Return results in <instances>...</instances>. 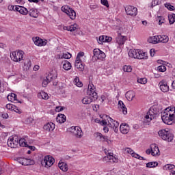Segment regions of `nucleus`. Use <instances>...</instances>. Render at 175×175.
Segmentation results:
<instances>
[{"mask_svg": "<svg viewBox=\"0 0 175 175\" xmlns=\"http://www.w3.org/2000/svg\"><path fill=\"white\" fill-rule=\"evenodd\" d=\"M175 107H170L165 109L161 114V119L164 124L172 125L173 120H174Z\"/></svg>", "mask_w": 175, "mask_h": 175, "instance_id": "obj_1", "label": "nucleus"}, {"mask_svg": "<svg viewBox=\"0 0 175 175\" xmlns=\"http://www.w3.org/2000/svg\"><path fill=\"white\" fill-rule=\"evenodd\" d=\"M129 57L137 59H148V58L147 53L139 49H131L129 51Z\"/></svg>", "mask_w": 175, "mask_h": 175, "instance_id": "obj_2", "label": "nucleus"}, {"mask_svg": "<svg viewBox=\"0 0 175 175\" xmlns=\"http://www.w3.org/2000/svg\"><path fill=\"white\" fill-rule=\"evenodd\" d=\"M10 58L14 62L20 64L25 58V53L21 50H16L10 53Z\"/></svg>", "mask_w": 175, "mask_h": 175, "instance_id": "obj_3", "label": "nucleus"}, {"mask_svg": "<svg viewBox=\"0 0 175 175\" xmlns=\"http://www.w3.org/2000/svg\"><path fill=\"white\" fill-rule=\"evenodd\" d=\"M158 134L161 139L165 142H173V139H174V135L169 129L160 130Z\"/></svg>", "mask_w": 175, "mask_h": 175, "instance_id": "obj_4", "label": "nucleus"}, {"mask_svg": "<svg viewBox=\"0 0 175 175\" xmlns=\"http://www.w3.org/2000/svg\"><path fill=\"white\" fill-rule=\"evenodd\" d=\"M104 151L107 156L103 158V162H105L106 163H118V158L116 157L111 150L106 151V150H105Z\"/></svg>", "mask_w": 175, "mask_h": 175, "instance_id": "obj_5", "label": "nucleus"}, {"mask_svg": "<svg viewBox=\"0 0 175 175\" xmlns=\"http://www.w3.org/2000/svg\"><path fill=\"white\" fill-rule=\"evenodd\" d=\"M84 57V52H79L76 57L75 66L77 68V69H79L80 72H83L84 70V66L85 64L83 63V61H81V58Z\"/></svg>", "mask_w": 175, "mask_h": 175, "instance_id": "obj_6", "label": "nucleus"}, {"mask_svg": "<svg viewBox=\"0 0 175 175\" xmlns=\"http://www.w3.org/2000/svg\"><path fill=\"white\" fill-rule=\"evenodd\" d=\"M62 12L66 13L71 20H76V12L68 5H64L61 8Z\"/></svg>", "mask_w": 175, "mask_h": 175, "instance_id": "obj_7", "label": "nucleus"}, {"mask_svg": "<svg viewBox=\"0 0 175 175\" xmlns=\"http://www.w3.org/2000/svg\"><path fill=\"white\" fill-rule=\"evenodd\" d=\"M58 77V74L57 71L53 70L46 77L45 79L42 81V87H47V84L50 83V81H53V80H55Z\"/></svg>", "mask_w": 175, "mask_h": 175, "instance_id": "obj_8", "label": "nucleus"}, {"mask_svg": "<svg viewBox=\"0 0 175 175\" xmlns=\"http://www.w3.org/2000/svg\"><path fill=\"white\" fill-rule=\"evenodd\" d=\"M87 94L88 95H89V96H92V98H93L94 100H96V99H98V93L96 92V88H95L92 83H89Z\"/></svg>", "mask_w": 175, "mask_h": 175, "instance_id": "obj_9", "label": "nucleus"}, {"mask_svg": "<svg viewBox=\"0 0 175 175\" xmlns=\"http://www.w3.org/2000/svg\"><path fill=\"white\" fill-rule=\"evenodd\" d=\"M55 162V159H54V157L48 155L44 157V159L41 161V163L42 166H45V167H51V166L54 165Z\"/></svg>", "mask_w": 175, "mask_h": 175, "instance_id": "obj_10", "label": "nucleus"}, {"mask_svg": "<svg viewBox=\"0 0 175 175\" xmlns=\"http://www.w3.org/2000/svg\"><path fill=\"white\" fill-rule=\"evenodd\" d=\"M7 144L11 148H16L18 146V136L13 135L9 137Z\"/></svg>", "mask_w": 175, "mask_h": 175, "instance_id": "obj_11", "label": "nucleus"}, {"mask_svg": "<svg viewBox=\"0 0 175 175\" xmlns=\"http://www.w3.org/2000/svg\"><path fill=\"white\" fill-rule=\"evenodd\" d=\"M17 162L23 165V166H29L31 165H34L35 161L30 159H25L24 157H18L16 158Z\"/></svg>", "mask_w": 175, "mask_h": 175, "instance_id": "obj_12", "label": "nucleus"}, {"mask_svg": "<svg viewBox=\"0 0 175 175\" xmlns=\"http://www.w3.org/2000/svg\"><path fill=\"white\" fill-rule=\"evenodd\" d=\"M71 133H73L74 136H75V137L77 139H81L83 135L81 128L77 126H72L71 127Z\"/></svg>", "mask_w": 175, "mask_h": 175, "instance_id": "obj_13", "label": "nucleus"}, {"mask_svg": "<svg viewBox=\"0 0 175 175\" xmlns=\"http://www.w3.org/2000/svg\"><path fill=\"white\" fill-rule=\"evenodd\" d=\"M125 12L127 16H131L132 17L137 16V8L136 7L127 5L125 7Z\"/></svg>", "mask_w": 175, "mask_h": 175, "instance_id": "obj_14", "label": "nucleus"}, {"mask_svg": "<svg viewBox=\"0 0 175 175\" xmlns=\"http://www.w3.org/2000/svg\"><path fill=\"white\" fill-rule=\"evenodd\" d=\"M108 126L112 128L114 132H118V126H120V123L116 120H113L111 118H108Z\"/></svg>", "mask_w": 175, "mask_h": 175, "instance_id": "obj_15", "label": "nucleus"}, {"mask_svg": "<svg viewBox=\"0 0 175 175\" xmlns=\"http://www.w3.org/2000/svg\"><path fill=\"white\" fill-rule=\"evenodd\" d=\"M33 42L34 44H36V46H38V47H42L47 44V40H43V39L40 38V37L33 38Z\"/></svg>", "mask_w": 175, "mask_h": 175, "instance_id": "obj_16", "label": "nucleus"}, {"mask_svg": "<svg viewBox=\"0 0 175 175\" xmlns=\"http://www.w3.org/2000/svg\"><path fill=\"white\" fill-rule=\"evenodd\" d=\"M124 152L126 154H130L133 157V158H136L137 159H139L140 161L143 159V157L135 153V151L131 148H126L124 149Z\"/></svg>", "mask_w": 175, "mask_h": 175, "instance_id": "obj_17", "label": "nucleus"}, {"mask_svg": "<svg viewBox=\"0 0 175 175\" xmlns=\"http://www.w3.org/2000/svg\"><path fill=\"white\" fill-rule=\"evenodd\" d=\"M159 87L162 91V92H169V85H167V82L165 80H162L159 83Z\"/></svg>", "mask_w": 175, "mask_h": 175, "instance_id": "obj_18", "label": "nucleus"}, {"mask_svg": "<svg viewBox=\"0 0 175 175\" xmlns=\"http://www.w3.org/2000/svg\"><path fill=\"white\" fill-rule=\"evenodd\" d=\"M150 149L152 152V157H158L161 155V152L159 151V148L155 144H152L150 145Z\"/></svg>", "mask_w": 175, "mask_h": 175, "instance_id": "obj_19", "label": "nucleus"}, {"mask_svg": "<svg viewBox=\"0 0 175 175\" xmlns=\"http://www.w3.org/2000/svg\"><path fill=\"white\" fill-rule=\"evenodd\" d=\"M126 41V36H122L120 33H118V36L116 37V43L118 44V46H124Z\"/></svg>", "mask_w": 175, "mask_h": 175, "instance_id": "obj_20", "label": "nucleus"}, {"mask_svg": "<svg viewBox=\"0 0 175 175\" xmlns=\"http://www.w3.org/2000/svg\"><path fill=\"white\" fill-rule=\"evenodd\" d=\"M155 118V113L152 111V109L149 110L147 113L146 115L144 117L145 121L147 122H151L152 120Z\"/></svg>", "mask_w": 175, "mask_h": 175, "instance_id": "obj_21", "label": "nucleus"}, {"mask_svg": "<svg viewBox=\"0 0 175 175\" xmlns=\"http://www.w3.org/2000/svg\"><path fill=\"white\" fill-rule=\"evenodd\" d=\"M118 108L120 111H122L123 113V114H128V109H126V106H125V104H124V102H122V100L118 101Z\"/></svg>", "mask_w": 175, "mask_h": 175, "instance_id": "obj_22", "label": "nucleus"}, {"mask_svg": "<svg viewBox=\"0 0 175 175\" xmlns=\"http://www.w3.org/2000/svg\"><path fill=\"white\" fill-rule=\"evenodd\" d=\"M43 129L47 132H53L55 129V124L53 122H48L44 125Z\"/></svg>", "mask_w": 175, "mask_h": 175, "instance_id": "obj_23", "label": "nucleus"}, {"mask_svg": "<svg viewBox=\"0 0 175 175\" xmlns=\"http://www.w3.org/2000/svg\"><path fill=\"white\" fill-rule=\"evenodd\" d=\"M15 10L16 12H18L21 14H23V16H27L28 14V10L25 8V7L16 5L15 6Z\"/></svg>", "mask_w": 175, "mask_h": 175, "instance_id": "obj_24", "label": "nucleus"}, {"mask_svg": "<svg viewBox=\"0 0 175 175\" xmlns=\"http://www.w3.org/2000/svg\"><path fill=\"white\" fill-rule=\"evenodd\" d=\"M129 125L126 123H122L120 124V131L123 135H126L129 132Z\"/></svg>", "mask_w": 175, "mask_h": 175, "instance_id": "obj_25", "label": "nucleus"}, {"mask_svg": "<svg viewBox=\"0 0 175 175\" xmlns=\"http://www.w3.org/2000/svg\"><path fill=\"white\" fill-rule=\"evenodd\" d=\"M23 70H29V68L32 66V62H31V59H23Z\"/></svg>", "mask_w": 175, "mask_h": 175, "instance_id": "obj_26", "label": "nucleus"}, {"mask_svg": "<svg viewBox=\"0 0 175 175\" xmlns=\"http://www.w3.org/2000/svg\"><path fill=\"white\" fill-rule=\"evenodd\" d=\"M8 100L9 102H12V103H17L18 102V100L17 99V94L14 93H10L7 96Z\"/></svg>", "mask_w": 175, "mask_h": 175, "instance_id": "obj_27", "label": "nucleus"}, {"mask_svg": "<svg viewBox=\"0 0 175 175\" xmlns=\"http://www.w3.org/2000/svg\"><path fill=\"white\" fill-rule=\"evenodd\" d=\"M28 12L30 17H33V18H38V17H39V11H38L36 8H31Z\"/></svg>", "mask_w": 175, "mask_h": 175, "instance_id": "obj_28", "label": "nucleus"}, {"mask_svg": "<svg viewBox=\"0 0 175 175\" xmlns=\"http://www.w3.org/2000/svg\"><path fill=\"white\" fill-rule=\"evenodd\" d=\"M56 121L59 124H64L66 121V116L62 113H59L56 118Z\"/></svg>", "mask_w": 175, "mask_h": 175, "instance_id": "obj_29", "label": "nucleus"}, {"mask_svg": "<svg viewBox=\"0 0 175 175\" xmlns=\"http://www.w3.org/2000/svg\"><path fill=\"white\" fill-rule=\"evenodd\" d=\"M135 96H136V94L133 91H129L126 93V98L127 100H129V102H131V100H133V98H135Z\"/></svg>", "mask_w": 175, "mask_h": 175, "instance_id": "obj_30", "label": "nucleus"}, {"mask_svg": "<svg viewBox=\"0 0 175 175\" xmlns=\"http://www.w3.org/2000/svg\"><path fill=\"white\" fill-rule=\"evenodd\" d=\"M93 100H95L91 96H85L82 99V103L83 105H90V103H92Z\"/></svg>", "mask_w": 175, "mask_h": 175, "instance_id": "obj_31", "label": "nucleus"}, {"mask_svg": "<svg viewBox=\"0 0 175 175\" xmlns=\"http://www.w3.org/2000/svg\"><path fill=\"white\" fill-rule=\"evenodd\" d=\"M148 42H149V43H152L153 44H157V43H159V36L150 37L148 39Z\"/></svg>", "mask_w": 175, "mask_h": 175, "instance_id": "obj_32", "label": "nucleus"}, {"mask_svg": "<svg viewBox=\"0 0 175 175\" xmlns=\"http://www.w3.org/2000/svg\"><path fill=\"white\" fill-rule=\"evenodd\" d=\"M169 42V37L166 35L159 36V43H167Z\"/></svg>", "mask_w": 175, "mask_h": 175, "instance_id": "obj_33", "label": "nucleus"}, {"mask_svg": "<svg viewBox=\"0 0 175 175\" xmlns=\"http://www.w3.org/2000/svg\"><path fill=\"white\" fill-rule=\"evenodd\" d=\"M62 64L64 70H70V69H72V64L68 61L66 60L63 62Z\"/></svg>", "mask_w": 175, "mask_h": 175, "instance_id": "obj_34", "label": "nucleus"}, {"mask_svg": "<svg viewBox=\"0 0 175 175\" xmlns=\"http://www.w3.org/2000/svg\"><path fill=\"white\" fill-rule=\"evenodd\" d=\"M18 146L19 145L20 147H28V144L27 143L25 138H18Z\"/></svg>", "mask_w": 175, "mask_h": 175, "instance_id": "obj_35", "label": "nucleus"}, {"mask_svg": "<svg viewBox=\"0 0 175 175\" xmlns=\"http://www.w3.org/2000/svg\"><path fill=\"white\" fill-rule=\"evenodd\" d=\"M58 167L62 172H68V164H66V163L59 162L58 163Z\"/></svg>", "mask_w": 175, "mask_h": 175, "instance_id": "obj_36", "label": "nucleus"}, {"mask_svg": "<svg viewBox=\"0 0 175 175\" xmlns=\"http://www.w3.org/2000/svg\"><path fill=\"white\" fill-rule=\"evenodd\" d=\"M38 97L40 99H44L45 100H47L49 99V94L44 92H41L38 93Z\"/></svg>", "mask_w": 175, "mask_h": 175, "instance_id": "obj_37", "label": "nucleus"}, {"mask_svg": "<svg viewBox=\"0 0 175 175\" xmlns=\"http://www.w3.org/2000/svg\"><path fill=\"white\" fill-rule=\"evenodd\" d=\"M74 83L77 85V87H82L83 86V83L80 81V79L79 77H76L74 79Z\"/></svg>", "mask_w": 175, "mask_h": 175, "instance_id": "obj_38", "label": "nucleus"}, {"mask_svg": "<svg viewBox=\"0 0 175 175\" xmlns=\"http://www.w3.org/2000/svg\"><path fill=\"white\" fill-rule=\"evenodd\" d=\"M175 165L173 164H166L163 167V170H173L174 169Z\"/></svg>", "mask_w": 175, "mask_h": 175, "instance_id": "obj_39", "label": "nucleus"}, {"mask_svg": "<svg viewBox=\"0 0 175 175\" xmlns=\"http://www.w3.org/2000/svg\"><path fill=\"white\" fill-rule=\"evenodd\" d=\"M168 20L170 24H174L175 23V14H171L168 15Z\"/></svg>", "mask_w": 175, "mask_h": 175, "instance_id": "obj_40", "label": "nucleus"}, {"mask_svg": "<svg viewBox=\"0 0 175 175\" xmlns=\"http://www.w3.org/2000/svg\"><path fill=\"white\" fill-rule=\"evenodd\" d=\"M122 70L127 73H131L132 72V66L125 65L122 67Z\"/></svg>", "mask_w": 175, "mask_h": 175, "instance_id": "obj_41", "label": "nucleus"}, {"mask_svg": "<svg viewBox=\"0 0 175 175\" xmlns=\"http://www.w3.org/2000/svg\"><path fill=\"white\" fill-rule=\"evenodd\" d=\"M78 27H79V25L75 23L69 26V31L70 32H75V31H76V29H77Z\"/></svg>", "mask_w": 175, "mask_h": 175, "instance_id": "obj_42", "label": "nucleus"}, {"mask_svg": "<svg viewBox=\"0 0 175 175\" xmlns=\"http://www.w3.org/2000/svg\"><path fill=\"white\" fill-rule=\"evenodd\" d=\"M158 166V162H149L146 164V167H157Z\"/></svg>", "mask_w": 175, "mask_h": 175, "instance_id": "obj_43", "label": "nucleus"}, {"mask_svg": "<svg viewBox=\"0 0 175 175\" xmlns=\"http://www.w3.org/2000/svg\"><path fill=\"white\" fill-rule=\"evenodd\" d=\"M62 58H64L65 59H69L72 58V54H70L68 52L64 53Z\"/></svg>", "mask_w": 175, "mask_h": 175, "instance_id": "obj_44", "label": "nucleus"}, {"mask_svg": "<svg viewBox=\"0 0 175 175\" xmlns=\"http://www.w3.org/2000/svg\"><path fill=\"white\" fill-rule=\"evenodd\" d=\"M104 58H106V54L103 51H100L97 59H103Z\"/></svg>", "mask_w": 175, "mask_h": 175, "instance_id": "obj_45", "label": "nucleus"}, {"mask_svg": "<svg viewBox=\"0 0 175 175\" xmlns=\"http://www.w3.org/2000/svg\"><path fill=\"white\" fill-rule=\"evenodd\" d=\"M164 6L168 9V10H170L171 12L174 10V6L171 5L170 3H166L164 4Z\"/></svg>", "mask_w": 175, "mask_h": 175, "instance_id": "obj_46", "label": "nucleus"}, {"mask_svg": "<svg viewBox=\"0 0 175 175\" xmlns=\"http://www.w3.org/2000/svg\"><path fill=\"white\" fill-rule=\"evenodd\" d=\"M100 53V49H95L93 50V54H94V57H96V58H98Z\"/></svg>", "mask_w": 175, "mask_h": 175, "instance_id": "obj_47", "label": "nucleus"}, {"mask_svg": "<svg viewBox=\"0 0 175 175\" xmlns=\"http://www.w3.org/2000/svg\"><path fill=\"white\" fill-rule=\"evenodd\" d=\"M161 3V0H153L151 3V8H154V6H157V5H159Z\"/></svg>", "mask_w": 175, "mask_h": 175, "instance_id": "obj_48", "label": "nucleus"}, {"mask_svg": "<svg viewBox=\"0 0 175 175\" xmlns=\"http://www.w3.org/2000/svg\"><path fill=\"white\" fill-rule=\"evenodd\" d=\"M94 136L96 137V139H98V140H100V142L102 139V137H103V135L98 132L95 133Z\"/></svg>", "mask_w": 175, "mask_h": 175, "instance_id": "obj_49", "label": "nucleus"}, {"mask_svg": "<svg viewBox=\"0 0 175 175\" xmlns=\"http://www.w3.org/2000/svg\"><path fill=\"white\" fill-rule=\"evenodd\" d=\"M100 142H102L103 143H108L110 142V140L109 139V137L103 135V137L101 138V140Z\"/></svg>", "mask_w": 175, "mask_h": 175, "instance_id": "obj_50", "label": "nucleus"}, {"mask_svg": "<svg viewBox=\"0 0 175 175\" xmlns=\"http://www.w3.org/2000/svg\"><path fill=\"white\" fill-rule=\"evenodd\" d=\"M137 83L140 84H147V79L146 78H140L137 79Z\"/></svg>", "mask_w": 175, "mask_h": 175, "instance_id": "obj_51", "label": "nucleus"}, {"mask_svg": "<svg viewBox=\"0 0 175 175\" xmlns=\"http://www.w3.org/2000/svg\"><path fill=\"white\" fill-rule=\"evenodd\" d=\"M111 40H113V38L111 37L105 36L104 43H110Z\"/></svg>", "mask_w": 175, "mask_h": 175, "instance_id": "obj_52", "label": "nucleus"}, {"mask_svg": "<svg viewBox=\"0 0 175 175\" xmlns=\"http://www.w3.org/2000/svg\"><path fill=\"white\" fill-rule=\"evenodd\" d=\"M157 70L159 72H166V66H159L157 67Z\"/></svg>", "mask_w": 175, "mask_h": 175, "instance_id": "obj_53", "label": "nucleus"}, {"mask_svg": "<svg viewBox=\"0 0 175 175\" xmlns=\"http://www.w3.org/2000/svg\"><path fill=\"white\" fill-rule=\"evenodd\" d=\"M157 20L159 21V25H162L165 23V18L163 16H159Z\"/></svg>", "mask_w": 175, "mask_h": 175, "instance_id": "obj_54", "label": "nucleus"}, {"mask_svg": "<svg viewBox=\"0 0 175 175\" xmlns=\"http://www.w3.org/2000/svg\"><path fill=\"white\" fill-rule=\"evenodd\" d=\"M98 43L99 44H103L105 43V36H100L98 38Z\"/></svg>", "mask_w": 175, "mask_h": 175, "instance_id": "obj_55", "label": "nucleus"}, {"mask_svg": "<svg viewBox=\"0 0 175 175\" xmlns=\"http://www.w3.org/2000/svg\"><path fill=\"white\" fill-rule=\"evenodd\" d=\"M100 3L105 6L106 8H109V1L107 0H100Z\"/></svg>", "mask_w": 175, "mask_h": 175, "instance_id": "obj_56", "label": "nucleus"}, {"mask_svg": "<svg viewBox=\"0 0 175 175\" xmlns=\"http://www.w3.org/2000/svg\"><path fill=\"white\" fill-rule=\"evenodd\" d=\"M14 105H12V104H7L5 105V108L8 109V110H11V111H13V109L14 107Z\"/></svg>", "mask_w": 175, "mask_h": 175, "instance_id": "obj_57", "label": "nucleus"}, {"mask_svg": "<svg viewBox=\"0 0 175 175\" xmlns=\"http://www.w3.org/2000/svg\"><path fill=\"white\" fill-rule=\"evenodd\" d=\"M12 111H15V113H18V114H21V111H20V109H18V108L16 105H14Z\"/></svg>", "mask_w": 175, "mask_h": 175, "instance_id": "obj_58", "label": "nucleus"}, {"mask_svg": "<svg viewBox=\"0 0 175 175\" xmlns=\"http://www.w3.org/2000/svg\"><path fill=\"white\" fill-rule=\"evenodd\" d=\"M8 9L10 11L13 10L14 12H16V7H14V5H10L8 6Z\"/></svg>", "mask_w": 175, "mask_h": 175, "instance_id": "obj_59", "label": "nucleus"}, {"mask_svg": "<svg viewBox=\"0 0 175 175\" xmlns=\"http://www.w3.org/2000/svg\"><path fill=\"white\" fill-rule=\"evenodd\" d=\"M29 2H30L31 3H38V2H44V0H28Z\"/></svg>", "mask_w": 175, "mask_h": 175, "instance_id": "obj_60", "label": "nucleus"}, {"mask_svg": "<svg viewBox=\"0 0 175 175\" xmlns=\"http://www.w3.org/2000/svg\"><path fill=\"white\" fill-rule=\"evenodd\" d=\"M64 107H56L55 110L56 111H62L64 110Z\"/></svg>", "mask_w": 175, "mask_h": 175, "instance_id": "obj_61", "label": "nucleus"}, {"mask_svg": "<svg viewBox=\"0 0 175 175\" xmlns=\"http://www.w3.org/2000/svg\"><path fill=\"white\" fill-rule=\"evenodd\" d=\"M155 55V49H150V56L154 57Z\"/></svg>", "mask_w": 175, "mask_h": 175, "instance_id": "obj_62", "label": "nucleus"}, {"mask_svg": "<svg viewBox=\"0 0 175 175\" xmlns=\"http://www.w3.org/2000/svg\"><path fill=\"white\" fill-rule=\"evenodd\" d=\"M100 100H101L102 103H103V101L106 100V96H105V95H102L100 96Z\"/></svg>", "mask_w": 175, "mask_h": 175, "instance_id": "obj_63", "label": "nucleus"}, {"mask_svg": "<svg viewBox=\"0 0 175 175\" xmlns=\"http://www.w3.org/2000/svg\"><path fill=\"white\" fill-rule=\"evenodd\" d=\"M172 88L173 90H175V80L172 81Z\"/></svg>", "mask_w": 175, "mask_h": 175, "instance_id": "obj_64", "label": "nucleus"}]
</instances>
